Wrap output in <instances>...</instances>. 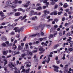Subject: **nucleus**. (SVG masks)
<instances>
[{
	"mask_svg": "<svg viewBox=\"0 0 73 73\" xmlns=\"http://www.w3.org/2000/svg\"><path fill=\"white\" fill-rule=\"evenodd\" d=\"M11 4H13L11 3V1H8L6 2V6H5V7H11Z\"/></svg>",
	"mask_w": 73,
	"mask_h": 73,
	"instance_id": "obj_1",
	"label": "nucleus"
},
{
	"mask_svg": "<svg viewBox=\"0 0 73 73\" xmlns=\"http://www.w3.org/2000/svg\"><path fill=\"white\" fill-rule=\"evenodd\" d=\"M31 3L30 1H28V2L26 3V4L23 5V7L25 8H27L29 5H31Z\"/></svg>",
	"mask_w": 73,
	"mask_h": 73,
	"instance_id": "obj_2",
	"label": "nucleus"
},
{
	"mask_svg": "<svg viewBox=\"0 0 73 73\" xmlns=\"http://www.w3.org/2000/svg\"><path fill=\"white\" fill-rule=\"evenodd\" d=\"M48 60H44L45 62H46V61H47V63H49V61H50V58L49 57H53V56L51 54H50L49 55H48Z\"/></svg>",
	"mask_w": 73,
	"mask_h": 73,
	"instance_id": "obj_3",
	"label": "nucleus"
},
{
	"mask_svg": "<svg viewBox=\"0 0 73 73\" xmlns=\"http://www.w3.org/2000/svg\"><path fill=\"white\" fill-rule=\"evenodd\" d=\"M39 51H41L40 52H39L40 54H41V53H44V51H45V50L43 49V48L42 47L39 48Z\"/></svg>",
	"mask_w": 73,
	"mask_h": 73,
	"instance_id": "obj_4",
	"label": "nucleus"
},
{
	"mask_svg": "<svg viewBox=\"0 0 73 73\" xmlns=\"http://www.w3.org/2000/svg\"><path fill=\"white\" fill-rule=\"evenodd\" d=\"M65 51L66 52L69 54L70 53V51L69 49H67V48H65Z\"/></svg>",
	"mask_w": 73,
	"mask_h": 73,
	"instance_id": "obj_5",
	"label": "nucleus"
},
{
	"mask_svg": "<svg viewBox=\"0 0 73 73\" xmlns=\"http://www.w3.org/2000/svg\"><path fill=\"white\" fill-rule=\"evenodd\" d=\"M0 16H1V17H3L4 16H5V15H4V14L3 13V11H0Z\"/></svg>",
	"mask_w": 73,
	"mask_h": 73,
	"instance_id": "obj_6",
	"label": "nucleus"
},
{
	"mask_svg": "<svg viewBox=\"0 0 73 73\" xmlns=\"http://www.w3.org/2000/svg\"><path fill=\"white\" fill-rule=\"evenodd\" d=\"M9 64H9V66L10 68H12V66H13V67H14V66H15V65L12 64H13L12 62H9Z\"/></svg>",
	"mask_w": 73,
	"mask_h": 73,
	"instance_id": "obj_7",
	"label": "nucleus"
},
{
	"mask_svg": "<svg viewBox=\"0 0 73 73\" xmlns=\"http://www.w3.org/2000/svg\"><path fill=\"white\" fill-rule=\"evenodd\" d=\"M23 47L21 46L20 45H18V50H22L23 48Z\"/></svg>",
	"mask_w": 73,
	"mask_h": 73,
	"instance_id": "obj_8",
	"label": "nucleus"
},
{
	"mask_svg": "<svg viewBox=\"0 0 73 73\" xmlns=\"http://www.w3.org/2000/svg\"><path fill=\"white\" fill-rule=\"evenodd\" d=\"M42 26L41 25H40L38 27H34L35 28V30H38L40 28V26Z\"/></svg>",
	"mask_w": 73,
	"mask_h": 73,
	"instance_id": "obj_9",
	"label": "nucleus"
},
{
	"mask_svg": "<svg viewBox=\"0 0 73 73\" xmlns=\"http://www.w3.org/2000/svg\"><path fill=\"white\" fill-rule=\"evenodd\" d=\"M25 64L26 65V66H27V67H31V65L29 64H28V62H26L25 63Z\"/></svg>",
	"mask_w": 73,
	"mask_h": 73,
	"instance_id": "obj_10",
	"label": "nucleus"
},
{
	"mask_svg": "<svg viewBox=\"0 0 73 73\" xmlns=\"http://www.w3.org/2000/svg\"><path fill=\"white\" fill-rule=\"evenodd\" d=\"M21 14V13L20 12L16 13H15V16H20V15Z\"/></svg>",
	"mask_w": 73,
	"mask_h": 73,
	"instance_id": "obj_11",
	"label": "nucleus"
},
{
	"mask_svg": "<svg viewBox=\"0 0 73 73\" xmlns=\"http://www.w3.org/2000/svg\"><path fill=\"white\" fill-rule=\"evenodd\" d=\"M37 34H33L31 35H30L29 37H36V36H37Z\"/></svg>",
	"mask_w": 73,
	"mask_h": 73,
	"instance_id": "obj_12",
	"label": "nucleus"
},
{
	"mask_svg": "<svg viewBox=\"0 0 73 73\" xmlns=\"http://www.w3.org/2000/svg\"><path fill=\"white\" fill-rule=\"evenodd\" d=\"M33 13H34V11L33 10L31 11L29 14L30 16H32L33 14Z\"/></svg>",
	"mask_w": 73,
	"mask_h": 73,
	"instance_id": "obj_13",
	"label": "nucleus"
},
{
	"mask_svg": "<svg viewBox=\"0 0 73 73\" xmlns=\"http://www.w3.org/2000/svg\"><path fill=\"white\" fill-rule=\"evenodd\" d=\"M58 46H59V44H57L54 45L53 47L54 49H57V47H58Z\"/></svg>",
	"mask_w": 73,
	"mask_h": 73,
	"instance_id": "obj_14",
	"label": "nucleus"
},
{
	"mask_svg": "<svg viewBox=\"0 0 73 73\" xmlns=\"http://www.w3.org/2000/svg\"><path fill=\"white\" fill-rule=\"evenodd\" d=\"M3 54L4 55H6V54H7V53H8V51L7 50L6 51H3Z\"/></svg>",
	"mask_w": 73,
	"mask_h": 73,
	"instance_id": "obj_15",
	"label": "nucleus"
},
{
	"mask_svg": "<svg viewBox=\"0 0 73 73\" xmlns=\"http://www.w3.org/2000/svg\"><path fill=\"white\" fill-rule=\"evenodd\" d=\"M68 4L67 3H65L64 4L63 7L64 8H66L68 7Z\"/></svg>",
	"mask_w": 73,
	"mask_h": 73,
	"instance_id": "obj_16",
	"label": "nucleus"
},
{
	"mask_svg": "<svg viewBox=\"0 0 73 73\" xmlns=\"http://www.w3.org/2000/svg\"><path fill=\"white\" fill-rule=\"evenodd\" d=\"M31 70V69L29 68V69H28L27 70H26L25 71V73H29V70Z\"/></svg>",
	"mask_w": 73,
	"mask_h": 73,
	"instance_id": "obj_17",
	"label": "nucleus"
},
{
	"mask_svg": "<svg viewBox=\"0 0 73 73\" xmlns=\"http://www.w3.org/2000/svg\"><path fill=\"white\" fill-rule=\"evenodd\" d=\"M42 7H38L37 8H36V10H40L42 9Z\"/></svg>",
	"mask_w": 73,
	"mask_h": 73,
	"instance_id": "obj_18",
	"label": "nucleus"
},
{
	"mask_svg": "<svg viewBox=\"0 0 73 73\" xmlns=\"http://www.w3.org/2000/svg\"><path fill=\"white\" fill-rule=\"evenodd\" d=\"M4 61H5V63H4V66H5V65L6 64H7V63H8V62H7V60L6 59H4Z\"/></svg>",
	"mask_w": 73,
	"mask_h": 73,
	"instance_id": "obj_19",
	"label": "nucleus"
},
{
	"mask_svg": "<svg viewBox=\"0 0 73 73\" xmlns=\"http://www.w3.org/2000/svg\"><path fill=\"white\" fill-rule=\"evenodd\" d=\"M34 58H35V60L36 61H37L38 60V58H37L36 55H35L34 56Z\"/></svg>",
	"mask_w": 73,
	"mask_h": 73,
	"instance_id": "obj_20",
	"label": "nucleus"
},
{
	"mask_svg": "<svg viewBox=\"0 0 73 73\" xmlns=\"http://www.w3.org/2000/svg\"><path fill=\"white\" fill-rule=\"evenodd\" d=\"M27 17V15H26L25 16H24L21 19V20H23L24 19H25L26 17Z\"/></svg>",
	"mask_w": 73,
	"mask_h": 73,
	"instance_id": "obj_21",
	"label": "nucleus"
},
{
	"mask_svg": "<svg viewBox=\"0 0 73 73\" xmlns=\"http://www.w3.org/2000/svg\"><path fill=\"white\" fill-rule=\"evenodd\" d=\"M53 34H51L49 37V38H53Z\"/></svg>",
	"mask_w": 73,
	"mask_h": 73,
	"instance_id": "obj_22",
	"label": "nucleus"
},
{
	"mask_svg": "<svg viewBox=\"0 0 73 73\" xmlns=\"http://www.w3.org/2000/svg\"><path fill=\"white\" fill-rule=\"evenodd\" d=\"M53 67L54 68H56V69H58L59 67L58 66H56L55 65H54L53 66Z\"/></svg>",
	"mask_w": 73,
	"mask_h": 73,
	"instance_id": "obj_23",
	"label": "nucleus"
},
{
	"mask_svg": "<svg viewBox=\"0 0 73 73\" xmlns=\"http://www.w3.org/2000/svg\"><path fill=\"white\" fill-rule=\"evenodd\" d=\"M53 13L54 15H57V12L56 11H54L53 12Z\"/></svg>",
	"mask_w": 73,
	"mask_h": 73,
	"instance_id": "obj_24",
	"label": "nucleus"
},
{
	"mask_svg": "<svg viewBox=\"0 0 73 73\" xmlns=\"http://www.w3.org/2000/svg\"><path fill=\"white\" fill-rule=\"evenodd\" d=\"M58 6L57 5H55L54 9H57V8H58Z\"/></svg>",
	"mask_w": 73,
	"mask_h": 73,
	"instance_id": "obj_25",
	"label": "nucleus"
},
{
	"mask_svg": "<svg viewBox=\"0 0 73 73\" xmlns=\"http://www.w3.org/2000/svg\"><path fill=\"white\" fill-rule=\"evenodd\" d=\"M61 62L60 61V60H56V63L57 64H59Z\"/></svg>",
	"mask_w": 73,
	"mask_h": 73,
	"instance_id": "obj_26",
	"label": "nucleus"
},
{
	"mask_svg": "<svg viewBox=\"0 0 73 73\" xmlns=\"http://www.w3.org/2000/svg\"><path fill=\"white\" fill-rule=\"evenodd\" d=\"M51 1L52 2L51 3V5H54V4H55V3H54V1Z\"/></svg>",
	"mask_w": 73,
	"mask_h": 73,
	"instance_id": "obj_27",
	"label": "nucleus"
},
{
	"mask_svg": "<svg viewBox=\"0 0 73 73\" xmlns=\"http://www.w3.org/2000/svg\"><path fill=\"white\" fill-rule=\"evenodd\" d=\"M23 73H25V69H23L22 70V71L21 72V73H23Z\"/></svg>",
	"mask_w": 73,
	"mask_h": 73,
	"instance_id": "obj_28",
	"label": "nucleus"
},
{
	"mask_svg": "<svg viewBox=\"0 0 73 73\" xmlns=\"http://www.w3.org/2000/svg\"><path fill=\"white\" fill-rule=\"evenodd\" d=\"M23 29H24V28H23V27H22L20 29L19 31L22 32V31H23Z\"/></svg>",
	"mask_w": 73,
	"mask_h": 73,
	"instance_id": "obj_29",
	"label": "nucleus"
},
{
	"mask_svg": "<svg viewBox=\"0 0 73 73\" xmlns=\"http://www.w3.org/2000/svg\"><path fill=\"white\" fill-rule=\"evenodd\" d=\"M48 15L46 14H44L43 15V16H44V17H47Z\"/></svg>",
	"mask_w": 73,
	"mask_h": 73,
	"instance_id": "obj_30",
	"label": "nucleus"
},
{
	"mask_svg": "<svg viewBox=\"0 0 73 73\" xmlns=\"http://www.w3.org/2000/svg\"><path fill=\"white\" fill-rule=\"evenodd\" d=\"M17 27H15L14 28V30H15V32H17Z\"/></svg>",
	"mask_w": 73,
	"mask_h": 73,
	"instance_id": "obj_31",
	"label": "nucleus"
},
{
	"mask_svg": "<svg viewBox=\"0 0 73 73\" xmlns=\"http://www.w3.org/2000/svg\"><path fill=\"white\" fill-rule=\"evenodd\" d=\"M41 25L42 26H40V28H41V30H43V29H44V27L42 26V25Z\"/></svg>",
	"mask_w": 73,
	"mask_h": 73,
	"instance_id": "obj_32",
	"label": "nucleus"
},
{
	"mask_svg": "<svg viewBox=\"0 0 73 73\" xmlns=\"http://www.w3.org/2000/svg\"><path fill=\"white\" fill-rule=\"evenodd\" d=\"M25 56H26V54H23L21 55L22 57H23V58H24V57H25Z\"/></svg>",
	"mask_w": 73,
	"mask_h": 73,
	"instance_id": "obj_33",
	"label": "nucleus"
},
{
	"mask_svg": "<svg viewBox=\"0 0 73 73\" xmlns=\"http://www.w3.org/2000/svg\"><path fill=\"white\" fill-rule=\"evenodd\" d=\"M12 54L13 56H15L16 55V52H13L12 53Z\"/></svg>",
	"mask_w": 73,
	"mask_h": 73,
	"instance_id": "obj_34",
	"label": "nucleus"
},
{
	"mask_svg": "<svg viewBox=\"0 0 73 73\" xmlns=\"http://www.w3.org/2000/svg\"><path fill=\"white\" fill-rule=\"evenodd\" d=\"M37 52V50H34L32 51V52L33 53H35Z\"/></svg>",
	"mask_w": 73,
	"mask_h": 73,
	"instance_id": "obj_35",
	"label": "nucleus"
},
{
	"mask_svg": "<svg viewBox=\"0 0 73 73\" xmlns=\"http://www.w3.org/2000/svg\"><path fill=\"white\" fill-rule=\"evenodd\" d=\"M17 48V46H16V45H15V46L14 47H13V49H14V50H15Z\"/></svg>",
	"mask_w": 73,
	"mask_h": 73,
	"instance_id": "obj_36",
	"label": "nucleus"
},
{
	"mask_svg": "<svg viewBox=\"0 0 73 73\" xmlns=\"http://www.w3.org/2000/svg\"><path fill=\"white\" fill-rule=\"evenodd\" d=\"M10 35H15V33L12 31L10 33Z\"/></svg>",
	"mask_w": 73,
	"mask_h": 73,
	"instance_id": "obj_37",
	"label": "nucleus"
},
{
	"mask_svg": "<svg viewBox=\"0 0 73 73\" xmlns=\"http://www.w3.org/2000/svg\"><path fill=\"white\" fill-rule=\"evenodd\" d=\"M27 49V48H28V44H26L25 45Z\"/></svg>",
	"mask_w": 73,
	"mask_h": 73,
	"instance_id": "obj_38",
	"label": "nucleus"
},
{
	"mask_svg": "<svg viewBox=\"0 0 73 73\" xmlns=\"http://www.w3.org/2000/svg\"><path fill=\"white\" fill-rule=\"evenodd\" d=\"M54 71H55V72H58V70L56 68H54Z\"/></svg>",
	"mask_w": 73,
	"mask_h": 73,
	"instance_id": "obj_39",
	"label": "nucleus"
},
{
	"mask_svg": "<svg viewBox=\"0 0 73 73\" xmlns=\"http://www.w3.org/2000/svg\"><path fill=\"white\" fill-rule=\"evenodd\" d=\"M68 72V70L66 69H65L64 71V73H66Z\"/></svg>",
	"mask_w": 73,
	"mask_h": 73,
	"instance_id": "obj_40",
	"label": "nucleus"
},
{
	"mask_svg": "<svg viewBox=\"0 0 73 73\" xmlns=\"http://www.w3.org/2000/svg\"><path fill=\"white\" fill-rule=\"evenodd\" d=\"M68 49H69V50H70V52H72V51L73 50V48H68Z\"/></svg>",
	"mask_w": 73,
	"mask_h": 73,
	"instance_id": "obj_41",
	"label": "nucleus"
},
{
	"mask_svg": "<svg viewBox=\"0 0 73 73\" xmlns=\"http://www.w3.org/2000/svg\"><path fill=\"white\" fill-rule=\"evenodd\" d=\"M51 1H55L56 2L57 1H58V0H50Z\"/></svg>",
	"mask_w": 73,
	"mask_h": 73,
	"instance_id": "obj_42",
	"label": "nucleus"
},
{
	"mask_svg": "<svg viewBox=\"0 0 73 73\" xmlns=\"http://www.w3.org/2000/svg\"><path fill=\"white\" fill-rule=\"evenodd\" d=\"M29 54L31 56H32L33 54V53L32 52H29Z\"/></svg>",
	"mask_w": 73,
	"mask_h": 73,
	"instance_id": "obj_43",
	"label": "nucleus"
},
{
	"mask_svg": "<svg viewBox=\"0 0 73 73\" xmlns=\"http://www.w3.org/2000/svg\"><path fill=\"white\" fill-rule=\"evenodd\" d=\"M21 10H22V9L21 8H19L17 10L18 11H21Z\"/></svg>",
	"mask_w": 73,
	"mask_h": 73,
	"instance_id": "obj_44",
	"label": "nucleus"
},
{
	"mask_svg": "<svg viewBox=\"0 0 73 73\" xmlns=\"http://www.w3.org/2000/svg\"><path fill=\"white\" fill-rule=\"evenodd\" d=\"M69 11V9H67L65 10V11H66V12H68V11Z\"/></svg>",
	"mask_w": 73,
	"mask_h": 73,
	"instance_id": "obj_45",
	"label": "nucleus"
},
{
	"mask_svg": "<svg viewBox=\"0 0 73 73\" xmlns=\"http://www.w3.org/2000/svg\"><path fill=\"white\" fill-rule=\"evenodd\" d=\"M23 68H24V66H22L21 67V69H20V70H21V69H23Z\"/></svg>",
	"mask_w": 73,
	"mask_h": 73,
	"instance_id": "obj_46",
	"label": "nucleus"
},
{
	"mask_svg": "<svg viewBox=\"0 0 73 73\" xmlns=\"http://www.w3.org/2000/svg\"><path fill=\"white\" fill-rule=\"evenodd\" d=\"M59 35L60 36H62V33L61 32L59 33Z\"/></svg>",
	"mask_w": 73,
	"mask_h": 73,
	"instance_id": "obj_47",
	"label": "nucleus"
},
{
	"mask_svg": "<svg viewBox=\"0 0 73 73\" xmlns=\"http://www.w3.org/2000/svg\"><path fill=\"white\" fill-rule=\"evenodd\" d=\"M53 21V19H49L48 20V21H48V22H50V21Z\"/></svg>",
	"mask_w": 73,
	"mask_h": 73,
	"instance_id": "obj_48",
	"label": "nucleus"
},
{
	"mask_svg": "<svg viewBox=\"0 0 73 73\" xmlns=\"http://www.w3.org/2000/svg\"><path fill=\"white\" fill-rule=\"evenodd\" d=\"M41 5V4L40 3H37L36 5V6H40Z\"/></svg>",
	"mask_w": 73,
	"mask_h": 73,
	"instance_id": "obj_49",
	"label": "nucleus"
},
{
	"mask_svg": "<svg viewBox=\"0 0 73 73\" xmlns=\"http://www.w3.org/2000/svg\"><path fill=\"white\" fill-rule=\"evenodd\" d=\"M24 43H21V46H22L23 48V47L24 46Z\"/></svg>",
	"mask_w": 73,
	"mask_h": 73,
	"instance_id": "obj_50",
	"label": "nucleus"
},
{
	"mask_svg": "<svg viewBox=\"0 0 73 73\" xmlns=\"http://www.w3.org/2000/svg\"><path fill=\"white\" fill-rule=\"evenodd\" d=\"M47 28H50V25H47Z\"/></svg>",
	"mask_w": 73,
	"mask_h": 73,
	"instance_id": "obj_51",
	"label": "nucleus"
},
{
	"mask_svg": "<svg viewBox=\"0 0 73 73\" xmlns=\"http://www.w3.org/2000/svg\"><path fill=\"white\" fill-rule=\"evenodd\" d=\"M48 1V0H45L43 1L44 3H46Z\"/></svg>",
	"mask_w": 73,
	"mask_h": 73,
	"instance_id": "obj_52",
	"label": "nucleus"
},
{
	"mask_svg": "<svg viewBox=\"0 0 73 73\" xmlns=\"http://www.w3.org/2000/svg\"><path fill=\"white\" fill-rule=\"evenodd\" d=\"M2 45L3 46H6V44L5 43H3L2 44Z\"/></svg>",
	"mask_w": 73,
	"mask_h": 73,
	"instance_id": "obj_53",
	"label": "nucleus"
},
{
	"mask_svg": "<svg viewBox=\"0 0 73 73\" xmlns=\"http://www.w3.org/2000/svg\"><path fill=\"white\" fill-rule=\"evenodd\" d=\"M72 13V12L71 11H68V15H70V14H71Z\"/></svg>",
	"mask_w": 73,
	"mask_h": 73,
	"instance_id": "obj_54",
	"label": "nucleus"
},
{
	"mask_svg": "<svg viewBox=\"0 0 73 73\" xmlns=\"http://www.w3.org/2000/svg\"><path fill=\"white\" fill-rule=\"evenodd\" d=\"M58 27V26H57V25H54V27L55 28H57Z\"/></svg>",
	"mask_w": 73,
	"mask_h": 73,
	"instance_id": "obj_55",
	"label": "nucleus"
},
{
	"mask_svg": "<svg viewBox=\"0 0 73 73\" xmlns=\"http://www.w3.org/2000/svg\"><path fill=\"white\" fill-rule=\"evenodd\" d=\"M54 21H57L58 20V19L56 18V19H54Z\"/></svg>",
	"mask_w": 73,
	"mask_h": 73,
	"instance_id": "obj_56",
	"label": "nucleus"
},
{
	"mask_svg": "<svg viewBox=\"0 0 73 73\" xmlns=\"http://www.w3.org/2000/svg\"><path fill=\"white\" fill-rule=\"evenodd\" d=\"M60 5L62 6L63 5V4H62V3H60L59 4V6H61Z\"/></svg>",
	"mask_w": 73,
	"mask_h": 73,
	"instance_id": "obj_57",
	"label": "nucleus"
},
{
	"mask_svg": "<svg viewBox=\"0 0 73 73\" xmlns=\"http://www.w3.org/2000/svg\"><path fill=\"white\" fill-rule=\"evenodd\" d=\"M31 19L32 20H35V18L34 17H32Z\"/></svg>",
	"mask_w": 73,
	"mask_h": 73,
	"instance_id": "obj_58",
	"label": "nucleus"
},
{
	"mask_svg": "<svg viewBox=\"0 0 73 73\" xmlns=\"http://www.w3.org/2000/svg\"><path fill=\"white\" fill-rule=\"evenodd\" d=\"M44 56V55H42L40 57V59H41L42 58V57Z\"/></svg>",
	"mask_w": 73,
	"mask_h": 73,
	"instance_id": "obj_59",
	"label": "nucleus"
},
{
	"mask_svg": "<svg viewBox=\"0 0 73 73\" xmlns=\"http://www.w3.org/2000/svg\"><path fill=\"white\" fill-rule=\"evenodd\" d=\"M30 9V7L29 8H27L26 10V11H28L29 10V9Z\"/></svg>",
	"mask_w": 73,
	"mask_h": 73,
	"instance_id": "obj_60",
	"label": "nucleus"
},
{
	"mask_svg": "<svg viewBox=\"0 0 73 73\" xmlns=\"http://www.w3.org/2000/svg\"><path fill=\"white\" fill-rule=\"evenodd\" d=\"M65 18L64 17H63L62 18V21H64V20H65Z\"/></svg>",
	"mask_w": 73,
	"mask_h": 73,
	"instance_id": "obj_61",
	"label": "nucleus"
},
{
	"mask_svg": "<svg viewBox=\"0 0 73 73\" xmlns=\"http://www.w3.org/2000/svg\"><path fill=\"white\" fill-rule=\"evenodd\" d=\"M19 53H20V52L18 51L16 53L15 52V54H19Z\"/></svg>",
	"mask_w": 73,
	"mask_h": 73,
	"instance_id": "obj_62",
	"label": "nucleus"
},
{
	"mask_svg": "<svg viewBox=\"0 0 73 73\" xmlns=\"http://www.w3.org/2000/svg\"><path fill=\"white\" fill-rule=\"evenodd\" d=\"M67 36H70V33H68Z\"/></svg>",
	"mask_w": 73,
	"mask_h": 73,
	"instance_id": "obj_63",
	"label": "nucleus"
},
{
	"mask_svg": "<svg viewBox=\"0 0 73 73\" xmlns=\"http://www.w3.org/2000/svg\"><path fill=\"white\" fill-rule=\"evenodd\" d=\"M6 44H7V45H8L9 44V42L8 41H6L5 42Z\"/></svg>",
	"mask_w": 73,
	"mask_h": 73,
	"instance_id": "obj_64",
	"label": "nucleus"
}]
</instances>
